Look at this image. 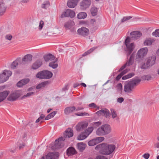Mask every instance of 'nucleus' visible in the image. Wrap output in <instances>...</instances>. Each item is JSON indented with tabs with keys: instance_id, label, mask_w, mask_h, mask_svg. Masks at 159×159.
<instances>
[{
	"instance_id": "nucleus-1",
	"label": "nucleus",
	"mask_w": 159,
	"mask_h": 159,
	"mask_svg": "<svg viewBox=\"0 0 159 159\" xmlns=\"http://www.w3.org/2000/svg\"><path fill=\"white\" fill-rule=\"evenodd\" d=\"M116 148L115 146L112 144L102 143L97 145L95 149L99 150L101 153L105 155H109L111 154Z\"/></svg>"
},
{
	"instance_id": "nucleus-2",
	"label": "nucleus",
	"mask_w": 159,
	"mask_h": 159,
	"mask_svg": "<svg viewBox=\"0 0 159 159\" xmlns=\"http://www.w3.org/2000/svg\"><path fill=\"white\" fill-rule=\"evenodd\" d=\"M111 126L107 124L103 125L98 127L95 134L98 136H104L109 134L111 132Z\"/></svg>"
},
{
	"instance_id": "nucleus-3",
	"label": "nucleus",
	"mask_w": 159,
	"mask_h": 159,
	"mask_svg": "<svg viewBox=\"0 0 159 159\" xmlns=\"http://www.w3.org/2000/svg\"><path fill=\"white\" fill-rule=\"evenodd\" d=\"M53 76L51 71L47 70H44L39 72L36 75V77L40 79H48L51 78Z\"/></svg>"
},
{
	"instance_id": "nucleus-4",
	"label": "nucleus",
	"mask_w": 159,
	"mask_h": 159,
	"mask_svg": "<svg viewBox=\"0 0 159 159\" xmlns=\"http://www.w3.org/2000/svg\"><path fill=\"white\" fill-rule=\"evenodd\" d=\"M156 58L153 56L146 58L145 59V63L141 66L142 69H146L154 65L155 63Z\"/></svg>"
},
{
	"instance_id": "nucleus-5",
	"label": "nucleus",
	"mask_w": 159,
	"mask_h": 159,
	"mask_svg": "<svg viewBox=\"0 0 159 159\" xmlns=\"http://www.w3.org/2000/svg\"><path fill=\"white\" fill-rule=\"evenodd\" d=\"M21 94L22 91L20 90L14 91L10 94L7 99L10 101H15L21 95Z\"/></svg>"
},
{
	"instance_id": "nucleus-6",
	"label": "nucleus",
	"mask_w": 159,
	"mask_h": 159,
	"mask_svg": "<svg viewBox=\"0 0 159 159\" xmlns=\"http://www.w3.org/2000/svg\"><path fill=\"white\" fill-rule=\"evenodd\" d=\"M12 74L11 71L7 70H4L3 72L1 73L0 74V84L6 81Z\"/></svg>"
},
{
	"instance_id": "nucleus-7",
	"label": "nucleus",
	"mask_w": 159,
	"mask_h": 159,
	"mask_svg": "<svg viewBox=\"0 0 159 159\" xmlns=\"http://www.w3.org/2000/svg\"><path fill=\"white\" fill-rule=\"evenodd\" d=\"M130 43V39L127 37L125 41V44L127 48V51L128 52L129 54H130L133 51L135 46L133 43Z\"/></svg>"
},
{
	"instance_id": "nucleus-8",
	"label": "nucleus",
	"mask_w": 159,
	"mask_h": 159,
	"mask_svg": "<svg viewBox=\"0 0 159 159\" xmlns=\"http://www.w3.org/2000/svg\"><path fill=\"white\" fill-rule=\"evenodd\" d=\"M64 140H65V138L62 137H61L58 139L56 140L54 143V145L52 146V149L55 150L57 148H61L63 145V142Z\"/></svg>"
},
{
	"instance_id": "nucleus-9",
	"label": "nucleus",
	"mask_w": 159,
	"mask_h": 159,
	"mask_svg": "<svg viewBox=\"0 0 159 159\" xmlns=\"http://www.w3.org/2000/svg\"><path fill=\"white\" fill-rule=\"evenodd\" d=\"M75 16V11L71 9H67L65 12H63L61 15V18H63L64 17H70L72 18Z\"/></svg>"
},
{
	"instance_id": "nucleus-10",
	"label": "nucleus",
	"mask_w": 159,
	"mask_h": 159,
	"mask_svg": "<svg viewBox=\"0 0 159 159\" xmlns=\"http://www.w3.org/2000/svg\"><path fill=\"white\" fill-rule=\"evenodd\" d=\"M88 125V123L86 121H82L77 124L75 127L76 130L78 132L83 131Z\"/></svg>"
},
{
	"instance_id": "nucleus-11",
	"label": "nucleus",
	"mask_w": 159,
	"mask_h": 159,
	"mask_svg": "<svg viewBox=\"0 0 159 159\" xmlns=\"http://www.w3.org/2000/svg\"><path fill=\"white\" fill-rule=\"evenodd\" d=\"M91 0H82L80 3V9L84 10L89 7L91 3Z\"/></svg>"
},
{
	"instance_id": "nucleus-12",
	"label": "nucleus",
	"mask_w": 159,
	"mask_h": 159,
	"mask_svg": "<svg viewBox=\"0 0 159 159\" xmlns=\"http://www.w3.org/2000/svg\"><path fill=\"white\" fill-rule=\"evenodd\" d=\"M147 48H143L139 50L137 52L136 57L139 58H142L145 57L148 52Z\"/></svg>"
},
{
	"instance_id": "nucleus-13",
	"label": "nucleus",
	"mask_w": 159,
	"mask_h": 159,
	"mask_svg": "<svg viewBox=\"0 0 159 159\" xmlns=\"http://www.w3.org/2000/svg\"><path fill=\"white\" fill-rule=\"evenodd\" d=\"M58 152L49 153L47 155L43 156L40 159H56L59 156Z\"/></svg>"
},
{
	"instance_id": "nucleus-14",
	"label": "nucleus",
	"mask_w": 159,
	"mask_h": 159,
	"mask_svg": "<svg viewBox=\"0 0 159 159\" xmlns=\"http://www.w3.org/2000/svg\"><path fill=\"white\" fill-rule=\"evenodd\" d=\"M43 64V61L41 59H38L34 61L32 65L31 69L36 70L39 68Z\"/></svg>"
},
{
	"instance_id": "nucleus-15",
	"label": "nucleus",
	"mask_w": 159,
	"mask_h": 159,
	"mask_svg": "<svg viewBox=\"0 0 159 159\" xmlns=\"http://www.w3.org/2000/svg\"><path fill=\"white\" fill-rule=\"evenodd\" d=\"M78 34L80 35L85 36L89 34V30L84 27H82L78 29L77 30Z\"/></svg>"
},
{
	"instance_id": "nucleus-16",
	"label": "nucleus",
	"mask_w": 159,
	"mask_h": 159,
	"mask_svg": "<svg viewBox=\"0 0 159 159\" xmlns=\"http://www.w3.org/2000/svg\"><path fill=\"white\" fill-rule=\"evenodd\" d=\"M133 85L130 81L126 82L124 87V91L127 92H130L134 88Z\"/></svg>"
},
{
	"instance_id": "nucleus-17",
	"label": "nucleus",
	"mask_w": 159,
	"mask_h": 159,
	"mask_svg": "<svg viewBox=\"0 0 159 159\" xmlns=\"http://www.w3.org/2000/svg\"><path fill=\"white\" fill-rule=\"evenodd\" d=\"M134 62V56L132 54L130 58L126 63L122 66L119 69V71H120L124 69L126 66H129L133 64Z\"/></svg>"
},
{
	"instance_id": "nucleus-18",
	"label": "nucleus",
	"mask_w": 159,
	"mask_h": 159,
	"mask_svg": "<svg viewBox=\"0 0 159 159\" xmlns=\"http://www.w3.org/2000/svg\"><path fill=\"white\" fill-rule=\"evenodd\" d=\"M6 10V6L3 0H0V16L4 14Z\"/></svg>"
},
{
	"instance_id": "nucleus-19",
	"label": "nucleus",
	"mask_w": 159,
	"mask_h": 159,
	"mask_svg": "<svg viewBox=\"0 0 159 159\" xmlns=\"http://www.w3.org/2000/svg\"><path fill=\"white\" fill-rule=\"evenodd\" d=\"M96 113L98 116L101 115L105 116L106 117H109L110 115L109 111L106 109L99 111L97 112Z\"/></svg>"
},
{
	"instance_id": "nucleus-20",
	"label": "nucleus",
	"mask_w": 159,
	"mask_h": 159,
	"mask_svg": "<svg viewBox=\"0 0 159 159\" xmlns=\"http://www.w3.org/2000/svg\"><path fill=\"white\" fill-rule=\"evenodd\" d=\"M64 136L63 137L65 139V138H70L73 136V130L70 128H68L64 133Z\"/></svg>"
},
{
	"instance_id": "nucleus-21",
	"label": "nucleus",
	"mask_w": 159,
	"mask_h": 159,
	"mask_svg": "<svg viewBox=\"0 0 159 159\" xmlns=\"http://www.w3.org/2000/svg\"><path fill=\"white\" fill-rule=\"evenodd\" d=\"M10 93L9 91L6 90L0 92V102L3 101Z\"/></svg>"
},
{
	"instance_id": "nucleus-22",
	"label": "nucleus",
	"mask_w": 159,
	"mask_h": 159,
	"mask_svg": "<svg viewBox=\"0 0 159 159\" xmlns=\"http://www.w3.org/2000/svg\"><path fill=\"white\" fill-rule=\"evenodd\" d=\"M79 0H68L67 2V5L70 8H74L77 5Z\"/></svg>"
},
{
	"instance_id": "nucleus-23",
	"label": "nucleus",
	"mask_w": 159,
	"mask_h": 159,
	"mask_svg": "<svg viewBox=\"0 0 159 159\" xmlns=\"http://www.w3.org/2000/svg\"><path fill=\"white\" fill-rule=\"evenodd\" d=\"M44 60L46 62H51L53 60L56 61L57 58L55 57L53 55L51 54H48L46 55L44 57Z\"/></svg>"
},
{
	"instance_id": "nucleus-24",
	"label": "nucleus",
	"mask_w": 159,
	"mask_h": 159,
	"mask_svg": "<svg viewBox=\"0 0 159 159\" xmlns=\"http://www.w3.org/2000/svg\"><path fill=\"white\" fill-rule=\"evenodd\" d=\"M142 35V33L139 31H134L130 33L131 38L135 39H138Z\"/></svg>"
},
{
	"instance_id": "nucleus-25",
	"label": "nucleus",
	"mask_w": 159,
	"mask_h": 159,
	"mask_svg": "<svg viewBox=\"0 0 159 159\" xmlns=\"http://www.w3.org/2000/svg\"><path fill=\"white\" fill-rule=\"evenodd\" d=\"M30 81V79L26 78L22 79L19 81L17 84V86L20 87L27 84Z\"/></svg>"
},
{
	"instance_id": "nucleus-26",
	"label": "nucleus",
	"mask_w": 159,
	"mask_h": 159,
	"mask_svg": "<svg viewBox=\"0 0 159 159\" xmlns=\"http://www.w3.org/2000/svg\"><path fill=\"white\" fill-rule=\"evenodd\" d=\"M76 146L77 149L80 152H83L86 147L87 145L83 142H80L78 143Z\"/></svg>"
},
{
	"instance_id": "nucleus-27",
	"label": "nucleus",
	"mask_w": 159,
	"mask_h": 159,
	"mask_svg": "<svg viewBox=\"0 0 159 159\" xmlns=\"http://www.w3.org/2000/svg\"><path fill=\"white\" fill-rule=\"evenodd\" d=\"M33 55L31 54H27L25 55L22 58V62H30L32 61Z\"/></svg>"
},
{
	"instance_id": "nucleus-28",
	"label": "nucleus",
	"mask_w": 159,
	"mask_h": 159,
	"mask_svg": "<svg viewBox=\"0 0 159 159\" xmlns=\"http://www.w3.org/2000/svg\"><path fill=\"white\" fill-rule=\"evenodd\" d=\"M76 110V108L75 107H70L66 108L64 110L65 114L68 115L70 113L73 112Z\"/></svg>"
},
{
	"instance_id": "nucleus-29",
	"label": "nucleus",
	"mask_w": 159,
	"mask_h": 159,
	"mask_svg": "<svg viewBox=\"0 0 159 159\" xmlns=\"http://www.w3.org/2000/svg\"><path fill=\"white\" fill-rule=\"evenodd\" d=\"M49 83L50 82L49 81L42 82L37 86L36 88L37 89L42 88L48 85Z\"/></svg>"
},
{
	"instance_id": "nucleus-30",
	"label": "nucleus",
	"mask_w": 159,
	"mask_h": 159,
	"mask_svg": "<svg viewBox=\"0 0 159 159\" xmlns=\"http://www.w3.org/2000/svg\"><path fill=\"white\" fill-rule=\"evenodd\" d=\"M76 152L75 149L72 147L69 148L67 150V154L68 156L75 154Z\"/></svg>"
},
{
	"instance_id": "nucleus-31",
	"label": "nucleus",
	"mask_w": 159,
	"mask_h": 159,
	"mask_svg": "<svg viewBox=\"0 0 159 159\" xmlns=\"http://www.w3.org/2000/svg\"><path fill=\"white\" fill-rule=\"evenodd\" d=\"M87 137L84 131H83L78 135L77 139L79 140H82L85 139Z\"/></svg>"
},
{
	"instance_id": "nucleus-32",
	"label": "nucleus",
	"mask_w": 159,
	"mask_h": 159,
	"mask_svg": "<svg viewBox=\"0 0 159 159\" xmlns=\"http://www.w3.org/2000/svg\"><path fill=\"white\" fill-rule=\"evenodd\" d=\"M57 58L56 61L53 60L52 61L50 62L49 64V66L53 69L56 68L58 66V64L57 63Z\"/></svg>"
},
{
	"instance_id": "nucleus-33",
	"label": "nucleus",
	"mask_w": 159,
	"mask_h": 159,
	"mask_svg": "<svg viewBox=\"0 0 159 159\" xmlns=\"http://www.w3.org/2000/svg\"><path fill=\"white\" fill-rule=\"evenodd\" d=\"M74 24V23L72 21H70L65 24L64 27L66 29H70Z\"/></svg>"
},
{
	"instance_id": "nucleus-34",
	"label": "nucleus",
	"mask_w": 159,
	"mask_h": 159,
	"mask_svg": "<svg viewBox=\"0 0 159 159\" xmlns=\"http://www.w3.org/2000/svg\"><path fill=\"white\" fill-rule=\"evenodd\" d=\"M93 129V127H89L87 129H85L84 131L86 134L87 136H88L89 134H90Z\"/></svg>"
},
{
	"instance_id": "nucleus-35",
	"label": "nucleus",
	"mask_w": 159,
	"mask_h": 159,
	"mask_svg": "<svg viewBox=\"0 0 159 159\" xmlns=\"http://www.w3.org/2000/svg\"><path fill=\"white\" fill-rule=\"evenodd\" d=\"M87 16V14L85 12H82L79 13L77 15V18L79 19H84Z\"/></svg>"
},
{
	"instance_id": "nucleus-36",
	"label": "nucleus",
	"mask_w": 159,
	"mask_h": 159,
	"mask_svg": "<svg viewBox=\"0 0 159 159\" xmlns=\"http://www.w3.org/2000/svg\"><path fill=\"white\" fill-rule=\"evenodd\" d=\"M154 40L150 38L146 39L144 42V44L145 46L151 45L153 42Z\"/></svg>"
},
{
	"instance_id": "nucleus-37",
	"label": "nucleus",
	"mask_w": 159,
	"mask_h": 159,
	"mask_svg": "<svg viewBox=\"0 0 159 159\" xmlns=\"http://www.w3.org/2000/svg\"><path fill=\"white\" fill-rule=\"evenodd\" d=\"M50 5V2L48 0H45L43 2L41 5L42 8L46 9Z\"/></svg>"
},
{
	"instance_id": "nucleus-38",
	"label": "nucleus",
	"mask_w": 159,
	"mask_h": 159,
	"mask_svg": "<svg viewBox=\"0 0 159 159\" xmlns=\"http://www.w3.org/2000/svg\"><path fill=\"white\" fill-rule=\"evenodd\" d=\"M57 111H53L47 116L45 118V120H48L53 117L55 115L57 114Z\"/></svg>"
},
{
	"instance_id": "nucleus-39",
	"label": "nucleus",
	"mask_w": 159,
	"mask_h": 159,
	"mask_svg": "<svg viewBox=\"0 0 159 159\" xmlns=\"http://www.w3.org/2000/svg\"><path fill=\"white\" fill-rule=\"evenodd\" d=\"M141 80L139 79H135L130 81L131 82L134 87L137 85V84L139 83L141 81Z\"/></svg>"
},
{
	"instance_id": "nucleus-40",
	"label": "nucleus",
	"mask_w": 159,
	"mask_h": 159,
	"mask_svg": "<svg viewBox=\"0 0 159 159\" xmlns=\"http://www.w3.org/2000/svg\"><path fill=\"white\" fill-rule=\"evenodd\" d=\"M90 11L92 15L94 16L97 15L98 9L96 7H92Z\"/></svg>"
},
{
	"instance_id": "nucleus-41",
	"label": "nucleus",
	"mask_w": 159,
	"mask_h": 159,
	"mask_svg": "<svg viewBox=\"0 0 159 159\" xmlns=\"http://www.w3.org/2000/svg\"><path fill=\"white\" fill-rule=\"evenodd\" d=\"M134 75V74L133 72L129 73L127 75L123 76L122 77V79L123 80H125L128 79L130 78L133 76Z\"/></svg>"
},
{
	"instance_id": "nucleus-42",
	"label": "nucleus",
	"mask_w": 159,
	"mask_h": 159,
	"mask_svg": "<svg viewBox=\"0 0 159 159\" xmlns=\"http://www.w3.org/2000/svg\"><path fill=\"white\" fill-rule=\"evenodd\" d=\"M97 144L95 139L90 140L88 142V145L91 146H94Z\"/></svg>"
},
{
	"instance_id": "nucleus-43",
	"label": "nucleus",
	"mask_w": 159,
	"mask_h": 159,
	"mask_svg": "<svg viewBox=\"0 0 159 159\" xmlns=\"http://www.w3.org/2000/svg\"><path fill=\"white\" fill-rule=\"evenodd\" d=\"M75 115L78 116H89L88 113L86 112H82L81 113H75Z\"/></svg>"
},
{
	"instance_id": "nucleus-44",
	"label": "nucleus",
	"mask_w": 159,
	"mask_h": 159,
	"mask_svg": "<svg viewBox=\"0 0 159 159\" xmlns=\"http://www.w3.org/2000/svg\"><path fill=\"white\" fill-rule=\"evenodd\" d=\"M34 94V93L32 92L27 93L26 94L24 95L22 97V99H24L26 98L30 97Z\"/></svg>"
},
{
	"instance_id": "nucleus-45",
	"label": "nucleus",
	"mask_w": 159,
	"mask_h": 159,
	"mask_svg": "<svg viewBox=\"0 0 159 159\" xmlns=\"http://www.w3.org/2000/svg\"><path fill=\"white\" fill-rule=\"evenodd\" d=\"M5 39L6 40L11 41L13 39V36L10 34H8L5 36Z\"/></svg>"
},
{
	"instance_id": "nucleus-46",
	"label": "nucleus",
	"mask_w": 159,
	"mask_h": 159,
	"mask_svg": "<svg viewBox=\"0 0 159 159\" xmlns=\"http://www.w3.org/2000/svg\"><path fill=\"white\" fill-rule=\"evenodd\" d=\"M95 139L97 144L102 142L105 139L103 137H98Z\"/></svg>"
},
{
	"instance_id": "nucleus-47",
	"label": "nucleus",
	"mask_w": 159,
	"mask_h": 159,
	"mask_svg": "<svg viewBox=\"0 0 159 159\" xmlns=\"http://www.w3.org/2000/svg\"><path fill=\"white\" fill-rule=\"evenodd\" d=\"M142 78L144 80H149L152 79V77L149 75H144L142 77Z\"/></svg>"
},
{
	"instance_id": "nucleus-48",
	"label": "nucleus",
	"mask_w": 159,
	"mask_h": 159,
	"mask_svg": "<svg viewBox=\"0 0 159 159\" xmlns=\"http://www.w3.org/2000/svg\"><path fill=\"white\" fill-rule=\"evenodd\" d=\"M44 23L43 20H40L39 23V26L38 27V29L39 30H41L44 26Z\"/></svg>"
},
{
	"instance_id": "nucleus-49",
	"label": "nucleus",
	"mask_w": 159,
	"mask_h": 159,
	"mask_svg": "<svg viewBox=\"0 0 159 159\" xmlns=\"http://www.w3.org/2000/svg\"><path fill=\"white\" fill-rule=\"evenodd\" d=\"M95 49V48L94 47L93 48L90 49L89 50H88L87 52H85L84 54H83V56H85L91 52H92Z\"/></svg>"
},
{
	"instance_id": "nucleus-50",
	"label": "nucleus",
	"mask_w": 159,
	"mask_h": 159,
	"mask_svg": "<svg viewBox=\"0 0 159 159\" xmlns=\"http://www.w3.org/2000/svg\"><path fill=\"white\" fill-rule=\"evenodd\" d=\"M116 89L119 92H121L122 89V86L121 83L118 84L116 85Z\"/></svg>"
},
{
	"instance_id": "nucleus-51",
	"label": "nucleus",
	"mask_w": 159,
	"mask_h": 159,
	"mask_svg": "<svg viewBox=\"0 0 159 159\" xmlns=\"http://www.w3.org/2000/svg\"><path fill=\"white\" fill-rule=\"evenodd\" d=\"M102 124L101 122L100 121H98L95 122H93L92 124V125L94 127H97L100 125Z\"/></svg>"
},
{
	"instance_id": "nucleus-52",
	"label": "nucleus",
	"mask_w": 159,
	"mask_h": 159,
	"mask_svg": "<svg viewBox=\"0 0 159 159\" xmlns=\"http://www.w3.org/2000/svg\"><path fill=\"white\" fill-rule=\"evenodd\" d=\"M111 113L112 117L113 118H115L117 117V115L116 112L113 109H111Z\"/></svg>"
},
{
	"instance_id": "nucleus-53",
	"label": "nucleus",
	"mask_w": 159,
	"mask_h": 159,
	"mask_svg": "<svg viewBox=\"0 0 159 159\" xmlns=\"http://www.w3.org/2000/svg\"><path fill=\"white\" fill-rule=\"evenodd\" d=\"M152 34L153 36L157 37H159V29H157L155 31L153 32Z\"/></svg>"
},
{
	"instance_id": "nucleus-54",
	"label": "nucleus",
	"mask_w": 159,
	"mask_h": 159,
	"mask_svg": "<svg viewBox=\"0 0 159 159\" xmlns=\"http://www.w3.org/2000/svg\"><path fill=\"white\" fill-rule=\"evenodd\" d=\"M18 65V63L17 61H13L11 65V67L12 69H15Z\"/></svg>"
},
{
	"instance_id": "nucleus-55",
	"label": "nucleus",
	"mask_w": 159,
	"mask_h": 159,
	"mask_svg": "<svg viewBox=\"0 0 159 159\" xmlns=\"http://www.w3.org/2000/svg\"><path fill=\"white\" fill-rule=\"evenodd\" d=\"M44 115L41 114L40 116L36 120L35 122L37 123L45 117Z\"/></svg>"
},
{
	"instance_id": "nucleus-56",
	"label": "nucleus",
	"mask_w": 159,
	"mask_h": 159,
	"mask_svg": "<svg viewBox=\"0 0 159 159\" xmlns=\"http://www.w3.org/2000/svg\"><path fill=\"white\" fill-rule=\"evenodd\" d=\"M132 18L131 16H126L124 17L121 20V22H123L129 20Z\"/></svg>"
},
{
	"instance_id": "nucleus-57",
	"label": "nucleus",
	"mask_w": 159,
	"mask_h": 159,
	"mask_svg": "<svg viewBox=\"0 0 159 159\" xmlns=\"http://www.w3.org/2000/svg\"><path fill=\"white\" fill-rule=\"evenodd\" d=\"M150 155L148 153H145L143 154V157L146 159H148L149 158Z\"/></svg>"
},
{
	"instance_id": "nucleus-58",
	"label": "nucleus",
	"mask_w": 159,
	"mask_h": 159,
	"mask_svg": "<svg viewBox=\"0 0 159 159\" xmlns=\"http://www.w3.org/2000/svg\"><path fill=\"white\" fill-rule=\"evenodd\" d=\"M89 107H93V108H96L97 107V106L94 103H92L89 104Z\"/></svg>"
},
{
	"instance_id": "nucleus-59",
	"label": "nucleus",
	"mask_w": 159,
	"mask_h": 159,
	"mask_svg": "<svg viewBox=\"0 0 159 159\" xmlns=\"http://www.w3.org/2000/svg\"><path fill=\"white\" fill-rule=\"evenodd\" d=\"M129 70V69H126L124 70H123V71H122L121 73L122 74V75H123L125 74H126L127 72H128Z\"/></svg>"
},
{
	"instance_id": "nucleus-60",
	"label": "nucleus",
	"mask_w": 159,
	"mask_h": 159,
	"mask_svg": "<svg viewBox=\"0 0 159 159\" xmlns=\"http://www.w3.org/2000/svg\"><path fill=\"white\" fill-rule=\"evenodd\" d=\"M123 76L122 74L120 73V74H119L116 77V80H119L121 77Z\"/></svg>"
},
{
	"instance_id": "nucleus-61",
	"label": "nucleus",
	"mask_w": 159,
	"mask_h": 159,
	"mask_svg": "<svg viewBox=\"0 0 159 159\" xmlns=\"http://www.w3.org/2000/svg\"><path fill=\"white\" fill-rule=\"evenodd\" d=\"M124 101V99L122 98H119L117 99V102L119 103H121Z\"/></svg>"
},
{
	"instance_id": "nucleus-62",
	"label": "nucleus",
	"mask_w": 159,
	"mask_h": 159,
	"mask_svg": "<svg viewBox=\"0 0 159 159\" xmlns=\"http://www.w3.org/2000/svg\"><path fill=\"white\" fill-rule=\"evenodd\" d=\"M25 146V144L24 143H22L20 144L19 148V149H20L21 148H23V147Z\"/></svg>"
},
{
	"instance_id": "nucleus-63",
	"label": "nucleus",
	"mask_w": 159,
	"mask_h": 159,
	"mask_svg": "<svg viewBox=\"0 0 159 159\" xmlns=\"http://www.w3.org/2000/svg\"><path fill=\"white\" fill-rule=\"evenodd\" d=\"M84 109V108L82 107H77L76 109V111H78L79 110H82Z\"/></svg>"
},
{
	"instance_id": "nucleus-64",
	"label": "nucleus",
	"mask_w": 159,
	"mask_h": 159,
	"mask_svg": "<svg viewBox=\"0 0 159 159\" xmlns=\"http://www.w3.org/2000/svg\"><path fill=\"white\" fill-rule=\"evenodd\" d=\"M154 146L156 148H159V142L156 143L154 145Z\"/></svg>"
}]
</instances>
